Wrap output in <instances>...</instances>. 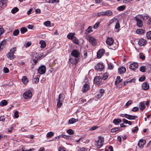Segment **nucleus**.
Wrapping results in <instances>:
<instances>
[{
    "label": "nucleus",
    "instance_id": "obj_1",
    "mask_svg": "<svg viewBox=\"0 0 151 151\" xmlns=\"http://www.w3.org/2000/svg\"><path fill=\"white\" fill-rule=\"evenodd\" d=\"M46 70V66L44 65H42L38 69V72L40 74H42L45 73Z\"/></svg>",
    "mask_w": 151,
    "mask_h": 151
},
{
    "label": "nucleus",
    "instance_id": "obj_2",
    "mask_svg": "<svg viewBox=\"0 0 151 151\" xmlns=\"http://www.w3.org/2000/svg\"><path fill=\"white\" fill-rule=\"evenodd\" d=\"M104 68V66L102 63H99L96 65L95 66V69L97 70L101 71Z\"/></svg>",
    "mask_w": 151,
    "mask_h": 151
},
{
    "label": "nucleus",
    "instance_id": "obj_3",
    "mask_svg": "<svg viewBox=\"0 0 151 151\" xmlns=\"http://www.w3.org/2000/svg\"><path fill=\"white\" fill-rule=\"evenodd\" d=\"M23 96L25 99H28L31 98L32 96L31 91L30 90L27 91L23 93Z\"/></svg>",
    "mask_w": 151,
    "mask_h": 151
},
{
    "label": "nucleus",
    "instance_id": "obj_4",
    "mask_svg": "<svg viewBox=\"0 0 151 151\" xmlns=\"http://www.w3.org/2000/svg\"><path fill=\"white\" fill-rule=\"evenodd\" d=\"M16 51V48L14 47L11 49L10 52L8 54V57H15V52Z\"/></svg>",
    "mask_w": 151,
    "mask_h": 151
},
{
    "label": "nucleus",
    "instance_id": "obj_5",
    "mask_svg": "<svg viewBox=\"0 0 151 151\" xmlns=\"http://www.w3.org/2000/svg\"><path fill=\"white\" fill-rule=\"evenodd\" d=\"M78 60V57H72L69 59V61L72 64H76L77 63Z\"/></svg>",
    "mask_w": 151,
    "mask_h": 151
},
{
    "label": "nucleus",
    "instance_id": "obj_6",
    "mask_svg": "<svg viewBox=\"0 0 151 151\" xmlns=\"http://www.w3.org/2000/svg\"><path fill=\"white\" fill-rule=\"evenodd\" d=\"M134 19L137 22V26L140 27H141L143 25V22L142 20L137 16L135 17Z\"/></svg>",
    "mask_w": 151,
    "mask_h": 151
},
{
    "label": "nucleus",
    "instance_id": "obj_7",
    "mask_svg": "<svg viewBox=\"0 0 151 151\" xmlns=\"http://www.w3.org/2000/svg\"><path fill=\"white\" fill-rule=\"evenodd\" d=\"M102 78L100 76H96L94 78L93 82L94 83L97 84H99L102 81Z\"/></svg>",
    "mask_w": 151,
    "mask_h": 151
},
{
    "label": "nucleus",
    "instance_id": "obj_8",
    "mask_svg": "<svg viewBox=\"0 0 151 151\" xmlns=\"http://www.w3.org/2000/svg\"><path fill=\"white\" fill-rule=\"evenodd\" d=\"M88 40L92 45L94 46L96 45V40L93 37H88Z\"/></svg>",
    "mask_w": 151,
    "mask_h": 151
},
{
    "label": "nucleus",
    "instance_id": "obj_9",
    "mask_svg": "<svg viewBox=\"0 0 151 151\" xmlns=\"http://www.w3.org/2000/svg\"><path fill=\"white\" fill-rule=\"evenodd\" d=\"M71 55L73 57H79L81 55V53L77 50H74L71 53Z\"/></svg>",
    "mask_w": 151,
    "mask_h": 151
},
{
    "label": "nucleus",
    "instance_id": "obj_10",
    "mask_svg": "<svg viewBox=\"0 0 151 151\" xmlns=\"http://www.w3.org/2000/svg\"><path fill=\"white\" fill-rule=\"evenodd\" d=\"M147 41L145 39L143 38L140 39L138 42V44L141 46L145 45L147 43Z\"/></svg>",
    "mask_w": 151,
    "mask_h": 151
},
{
    "label": "nucleus",
    "instance_id": "obj_11",
    "mask_svg": "<svg viewBox=\"0 0 151 151\" xmlns=\"http://www.w3.org/2000/svg\"><path fill=\"white\" fill-rule=\"evenodd\" d=\"M146 143L145 140L144 139H140L138 142V145L140 147L142 148Z\"/></svg>",
    "mask_w": 151,
    "mask_h": 151
},
{
    "label": "nucleus",
    "instance_id": "obj_12",
    "mask_svg": "<svg viewBox=\"0 0 151 151\" xmlns=\"http://www.w3.org/2000/svg\"><path fill=\"white\" fill-rule=\"evenodd\" d=\"M114 42V40L112 37H108L106 41V44L108 45H111Z\"/></svg>",
    "mask_w": 151,
    "mask_h": 151
},
{
    "label": "nucleus",
    "instance_id": "obj_13",
    "mask_svg": "<svg viewBox=\"0 0 151 151\" xmlns=\"http://www.w3.org/2000/svg\"><path fill=\"white\" fill-rule=\"evenodd\" d=\"M138 66V64L135 63H134L130 64L129 68L133 70H135Z\"/></svg>",
    "mask_w": 151,
    "mask_h": 151
},
{
    "label": "nucleus",
    "instance_id": "obj_14",
    "mask_svg": "<svg viewBox=\"0 0 151 151\" xmlns=\"http://www.w3.org/2000/svg\"><path fill=\"white\" fill-rule=\"evenodd\" d=\"M125 116V117L129 120H134L137 118V116H132L127 114Z\"/></svg>",
    "mask_w": 151,
    "mask_h": 151
},
{
    "label": "nucleus",
    "instance_id": "obj_15",
    "mask_svg": "<svg viewBox=\"0 0 151 151\" xmlns=\"http://www.w3.org/2000/svg\"><path fill=\"white\" fill-rule=\"evenodd\" d=\"M118 73L120 74H123L126 71V68L124 67H120L118 69Z\"/></svg>",
    "mask_w": 151,
    "mask_h": 151
},
{
    "label": "nucleus",
    "instance_id": "obj_16",
    "mask_svg": "<svg viewBox=\"0 0 151 151\" xmlns=\"http://www.w3.org/2000/svg\"><path fill=\"white\" fill-rule=\"evenodd\" d=\"M105 50L104 49L99 50L97 52V57H102L104 55Z\"/></svg>",
    "mask_w": 151,
    "mask_h": 151
},
{
    "label": "nucleus",
    "instance_id": "obj_17",
    "mask_svg": "<svg viewBox=\"0 0 151 151\" xmlns=\"http://www.w3.org/2000/svg\"><path fill=\"white\" fill-rule=\"evenodd\" d=\"M149 87V85L147 82H144L142 85V88L144 90H147Z\"/></svg>",
    "mask_w": 151,
    "mask_h": 151
},
{
    "label": "nucleus",
    "instance_id": "obj_18",
    "mask_svg": "<svg viewBox=\"0 0 151 151\" xmlns=\"http://www.w3.org/2000/svg\"><path fill=\"white\" fill-rule=\"evenodd\" d=\"M89 88V86L87 84L84 85L82 88V91L83 92L86 91Z\"/></svg>",
    "mask_w": 151,
    "mask_h": 151
},
{
    "label": "nucleus",
    "instance_id": "obj_19",
    "mask_svg": "<svg viewBox=\"0 0 151 151\" xmlns=\"http://www.w3.org/2000/svg\"><path fill=\"white\" fill-rule=\"evenodd\" d=\"M105 16H110L113 15V12L110 10H108L104 12Z\"/></svg>",
    "mask_w": 151,
    "mask_h": 151
},
{
    "label": "nucleus",
    "instance_id": "obj_20",
    "mask_svg": "<svg viewBox=\"0 0 151 151\" xmlns=\"http://www.w3.org/2000/svg\"><path fill=\"white\" fill-rule=\"evenodd\" d=\"M78 119H76L74 118H72L71 119H70L68 122V123L69 124H73L77 121H78Z\"/></svg>",
    "mask_w": 151,
    "mask_h": 151
},
{
    "label": "nucleus",
    "instance_id": "obj_21",
    "mask_svg": "<svg viewBox=\"0 0 151 151\" xmlns=\"http://www.w3.org/2000/svg\"><path fill=\"white\" fill-rule=\"evenodd\" d=\"M6 43L5 40L2 41L0 44V51L5 46Z\"/></svg>",
    "mask_w": 151,
    "mask_h": 151
},
{
    "label": "nucleus",
    "instance_id": "obj_22",
    "mask_svg": "<svg viewBox=\"0 0 151 151\" xmlns=\"http://www.w3.org/2000/svg\"><path fill=\"white\" fill-rule=\"evenodd\" d=\"M64 99V95L63 94H60L58 98L57 99V101H59L60 102H63Z\"/></svg>",
    "mask_w": 151,
    "mask_h": 151
},
{
    "label": "nucleus",
    "instance_id": "obj_23",
    "mask_svg": "<svg viewBox=\"0 0 151 151\" xmlns=\"http://www.w3.org/2000/svg\"><path fill=\"white\" fill-rule=\"evenodd\" d=\"M7 1V0H1L0 1V9L2 8L4 5L6 6L5 4Z\"/></svg>",
    "mask_w": 151,
    "mask_h": 151
},
{
    "label": "nucleus",
    "instance_id": "obj_24",
    "mask_svg": "<svg viewBox=\"0 0 151 151\" xmlns=\"http://www.w3.org/2000/svg\"><path fill=\"white\" fill-rule=\"evenodd\" d=\"M122 80V79H121L120 77L119 76H117L115 82V84L116 85H117L118 84L121 82Z\"/></svg>",
    "mask_w": 151,
    "mask_h": 151
},
{
    "label": "nucleus",
    "instance_id": "obj_25",
    "mask_svg": "<svg viewBox=\"0 0 151 151\" xmlns=\"http://www.w3.org/2000/svg\"><path fill=\"white\" fill-rule=\"evenodd\" d=\"M145 32V30L142 29H138L136 31V32L137 34L140 35L143 34Z\"/></svg>",
    "mask_w": 151,
    "mask_h": 151
},
{
    "label": "nucleus",
    "instance_id": "obj_26",
    "mask_svg": "<svg viewBox=\"0 0 151 151\" xmlns=\"http://www.w3.org/2000/svg\"><path fill=\"white\" fill-rule=\"evenodd\" d=\"M40 44L41 45V47L42 48L45 47L46 46V42L45 41L41 40L40 42Z\"/></svg>",
    "mask_w": 151,
    "mask_h": 151
},
{
    "label": "nucleus",
    "instance_id": "obj_27",
    "mask_svg": "<svg viewBox=\"0 0 151 151\" xmlns=\"http://www.w3.org/2000/svg\"><path fill=\"white\" fill-rule=\"evenodd\" d=\"M22 81L24 84H26L28 82V79L26 76H23L22 78Z\"/></svg>",
    "mask_w": 151,
    "mask_h": 151
},
{
    "label": "nucleus",
    "instance_id": "obj_28",
    "mask_svg": "<svg viewBox=\"0 0 151 151\" xmlns=\"http://www.w3.org/2000/svg\"><path fill=\"white\" fill-rule=\"evenodd\" d=\"M121 122V120L119 119H114L113 121V123L116 125H117Z\"/></svg>",
    "mask_w": 151,
    "mask_h": 151
},
{
    "label": "nucleus",
    "instance_id": "obj_29",
    "mask_svg": "<svg viewBox=\"0 0 151 151\" xmlns=\"http://www.w3.org/2000/svg\"><path fill=\"white\" fill-rule=\"evenodd\" d=\"M40 60V57H39L38 58H37L36 57L35 59H33V61L34 62V63H33V65H34L37 64V63Z\"/></svg>",
    "mask_w": 151,
    "mask_h": 151
},
{
    "label": "nucleus",
    "instance_id": "obj_30",
    "mask_svg": "<svg viewBox=\"0 0 151 151\" xmlns=\"http://www.w3.org/2000/svg\"><path fill=\"white\" fill-rule=\"evenodd\" d=\"M110 46L111 49L113 50H115L118 47L117 45L115 43H114L112 44V45Z\"/></svg>",
    "mask_w": 151,
    "mask_h": 151
},
{
    "label": "nucleus",
    "instance_id": "obj_31",
    "mask_svg": "<svg viewBox=\"0 0 151 151\" xmlns=\"http://www.w3.org/2000/svg\"><path fill=\"white\" fill-rule=\"evenodd\" d=\"M103 145L102 143H101L98 140L96 142V143L95 144V145L97 146V148H99L101 147Z\"/></svg>",
    "mask_w": 151,
    "mask_h": 151
},
{
    "label": "nucleus",
    "instance_id": "obj_32",
    "mask_svg": "<svg viewBox=\"0 0 151 151\" xmlns=\"http://www.w3.org/2000/svg\"><path fill=\"white\" fill-rule=\"evenodd\" d=\"M75 34L74 33H70L67 36V37L69 39L72 40L73 37H74V35Z\"/></svg>",
    "mask_w": 151,
    "mask_h": 151
},
{
    "label": "nucleus",
    "instance_id": "obj_33",
    "mask_svg": "<svg viewBox=\"0 0 151 151\" xmlns=\"http://www.w3.org/2000/svg\"><path fill=\"white\" fill-rule=\"evenodd\" d=\"M72 40L74 43L77 45L79 44L78 40L76 37H73Z\"/></svg>",
    "mask_w": 151,
    "mask_h": 151
},
{
    "label": "nucleus",
    "instance_id": "obj_34",
    "mask_svg": "<svg viewBox=\"0 0 151 151\" xmlns=\"http://www.w3.org/2000/svg\"><path fill=\"white\" fill-rule=\"evenodd\" d=\"M140 106V109L141 110H143L145 108V105L144 103L143 102H140L139 104Z\"/></svg>",
    "mask_w": 151,
    "mask_h": 151
},
{
    "label": "nucleus",
    "instance_id": "obj_35",
    "mask_svg": "<svg viewBox=\"0 0 151 151\" xmlns=\"http://www.w3.org/2000/svg\"><path fill=\"white\" fill-rule=\"evenodd\" d=\"M27 31V29L25 27H22L21 28L20 32L22 34H24Z\"/></svg>",
    "mask_w": 151,
    "mask_h": 151
},
{
    "label": "nucleus",
    "instance_id": "obj_36",
    "mask_svg": "<svg viewBox=\"0 0 151 151\" xmlns=\"http://www.w3.org/2000/svg\"><path fill=\"white\" fill-rule=\"evenodd\" d=\"M125 6H121L118 7L117 10L119 11H122L125 9Z\"/></svg>",
    "mask_w": 151,
    "mask_h": 151
},
{
    "label": "nucleus",
    "instance_id": "obj_37",
    "mask_svg": "<svg viewBox=\"0 0 151 151\" xmlns=\"http://www.w3.org/2000/svg\"><path fill=\"white\" fill-rule=\"evenodd\" d=\"M120 24L118 20L116 22V24L115 25V28L116 29L119 30L120 28Z\"/></svg>",
    "mask_w": 151,
    "mask_h": 151
},
{
    "label": "nucleus",
    "instance_id": "obj_38",
    "mask_svg": "<svg viewBox=\"0 0 151 151\" xmlns=\"http://www.w3.org/2000/svg\"><path fill=\"white\" fill-rule=\"evenodd\" d=\"M146 37L148 39H151V31H150L147 32Z\"/></svg>",
    "mask_w": 151,
    "mask_h": 151
},
{
    "label": "nucleus",
    "instance_id": "obj_39",
    "mask_svg": "<svg viewBox=\"0 0 151 151\" xmlns=\"http://www.w3.org/2000/svg\"><path fill=\"white\" fill-rule=\"evenodd\" d=\"M19 32V29H17L14 30L13 32V34L14 36H16L17 35Z\"/></svg>",
    "mask_w": 151,
    "mask_h": 151
},
{
    "label": "nucleus",
    "instance_id": "obj_40",
    "mask_svg": "<svg viewBox=\"0 0 151 151\" xmlns=\"http://www.w3.org/2000/svg\"><path fill=\"white\" fill-rule=\"evenodd\" d=\"M7 104V102L5 100H2L0 102V105L1 106L6 105Z\"/></svg>",
    "mask_w": 151,
    "mask_h": 151
},
{
    "label": "nucleus",
    "instance_id": "obj_41",
    "mask_svg": "<svg viewBox=\"0 0 151 151\" xmlns=\"http://www.w3.org/2000/svg\"><path fill=\"white\" fill-rule=\"evenodd\" d=\"M19 10L18 9L17 7H15L11 10V12L13 14L16 13Z\"/></svg>",
    "mask_w": 151,
    "mask_h": 151
},
{
    "label": "nucleus",
    "instance_id": "obj_42",
    "mask_svg": "<svg viewBox=\"0 0 151 151\" xmlns=\"http://www.w3.org/2000/svg\"><path fill=\"white\" fill-rule=\"evenodd\" d=\"M120 129V128L119 127H116L113 128L111 129V132L112 133L115 132L119 131Z\"/></svg>",
    "mask_w": 151,
    "mask_h": 151
},
{
    "label": "nucleus",
    "instance_id": "obj_43",
    "mask_svg": "<svg viewBox=\"0 0 151 151\" xmlns=\"http://www.w3.org/2000/svg\"><path fill=\"white\" fill-rule=\"evenodd\" d=\"M96 15L98 17H100L102 16H105L104 12H98Z\"/></svg>",
    "mask_w": 151,
    "mask_h": 151
},
{
    "label": "nucleus",
    "instance_id": "obj_44",
    "mask_svg": "<svg viewBox=\"0 0 151 151\" xmlns=\"http://www.w3.org/2000/svg\"><path fill=\"white\" fill-rule=\"evenodd\" d=\"M54 135V133L53 132H50L47 133V137H51Z\"/></svg>",
    "mask_w": 151,
    "mask_h": 151
},
{
    "label": "nucleus",
    "instance_id": "obj_45",
    "mask_svg": "<svg viewBox=\"0 0 151 151\" xmlns=\"http://www.w3.org/2000/svg\"><path fill=\"white\" fill-rule=\"evenodd\" d=\"M116 21H118V20L116 18H113V19H112L110 20V21L109 22V24H112L114 22H115Z\"/></svg>",
    "mask_w": 151,
    "mask_h": 151
},
{
    "label": "nucleus",
    "instance_id": "obj_46",
    "mask_svg": "<svg viewBox=\"0 0 151 151\" xmlns=\"http://www.w3.org/2000/svg\"><path fill=\"white\" fill-rule=\"evenodd\" d=\"M44 25L46 27H49L50 25V22L49 21H47L44 23Z\"/></svg>",
    "mask_w": 151,
    "mask_h": 151
},
{
    "label": "nucleus",
    "instance_id": "obj_47",
    "mask_svg": "<svg viewBox=\"0 0 151 151\" xmlns=\"http://www.w3.org/2000/svg\"><path fill=\"white\" fill-rule=\"evenodd\" d=\"M145 67L144 66H141L140 68V70L142 72H145Z\"/></svg>",
    "mask_w": 151,
    "mask_h": 151
},
{
    "label": "nucleus",
    "instance_id": "obj_48",
    "mask_svg": "<svg viewBox=\"0 0 151 151\" xmlns=\"http://www.w3.org/2000/svg\"><path fill=\"white\" fill-rule=\"evenodd\" d=\"M132 103V101L129 100L126 104L125 106L127 107H128L129 105H131Z\"/></svg>",
    "mask_w": 151,
    "mask_h": 151
},
{
    "label": "nucleus",
    "instance_id": "obj_49",
    "mask_svg": "<svg viewBox=\"0 0 151 151\" xmlns=\"http://www.w3.org/2000/svg\"><path fill=\"white\" fill-rule=\"evenodd\" d=\"M67 132L69 134L71 135L73 134L74 132L72 129H69L67 131Z\"/></svg>",
    "mask_w": 151,
    "mask_h": 151
},
{
    "label": "nucleus",
    "instance_id": "obj_50",
    "mask_svg": "<svg viewBox=\"0 0 151 151\" xmlns=\"http://www.w3.org/2000/svg\"><path fill=\"white\" fill-rule=\"evenodd\" d=\"M145 77L144 76H142L140 78H139V81H142L145 80Z\"/></svg>",
    "mask_w": 151,
    "mask_h": 151
},
{
    "label": "nucleus",
    "instance_id": "obj_51",
    "mask_svg": "<svg viewBox=\"0 0 151 151\" xmlns=\"http://www.w3.org/2000/svg\"><path fill=\"white\" fill-rule=\"evenodd\" d=\"M21 130L22 132H27L29 130V129L26 127H23L21 129Z\"/></svg>",
    "mask_w": 151,
    "mask_h": 151
},
{
    "label": "nucleus",
    "instance_id": "obj_52",
    "mask_svg": "<svg viewBox=\"0 0 151 151\" xmlns=\"http://www.w3.org/2000/svg\"><path fill=\"white\" fill-rule=\"evenodd\" d=\"M9 70L8 68L6 67H4L3 69V72L5 73H7L9 72Z\"/></svg>",
    "mask_w": 151,
    "mask_h": 151
},
{
    "label": "nucleus",
    "instance_id": "obj_53",
    "mask_svg": "<svg viewBox=\"0 0 151 151\" xmlns=\"http://www.w3.org/2000/svg\"><path fill=\"white\" fill-rule=\"evenodd\" d=\"M100 25V22H97L94 25L93 28L94 29H97Z\"/></svg>",
    "mask_w": 151,
    "mask_h": 151
},
{
    "label": "nucleus",
    "instance_id": "obj_54",
    "mask_svg": "<svg viewBox=\"0 0 151 151\" xmlns=\"http://www.w3.org/2000/svg\"><path fill=\"white\" fill-rule=\"evenodd\" d=\"M57 101V106L58 108H60L63 102H60L59 101Z\"/></svg>",
    "mask_w": 151,
    "mask_h": 151
},
{
    "label": "nucleus",
    "instance_id": "obj_55",
    "mask_svg": "<svg viewBox=\"0 0 151 151\" xmlns=\"http://www.w3.org/2000/svg\"><path fill=\"white\" fill-rule=\"evenodd\" d=\"M31 42H27L25 44V46L26 47H28L30 46L31 45Z\"/></svg>",
    "mask_w": 151,
    "mask_h": 151
},
{
    "label": "nucleus",
    "instance_id": "obj_56",
    "mask_svg": "<svg viewBox=\"0 0 151 151\" xmlns=\"http://www.w3.org/2000/svg\"><path fill=\"white\" fill-rule=\"evenodd\" d=\"M58 151H66V150L63 147H59L58 148Z\"/></svg>",
    "mask_w": 151,
    "mask_h": 151
},
{
    "label": "nucleus",
    "instance_id": "obj_57",
    "mask_svg": "<svg viewBox=\"0 0 151 151\" xmlns=\"http://www.w3.org/2000/svg\"><path fill=\"white\" fill-rule=\"evenodd\" d=\"M67 137V136L65 135H59L57 137H55V138H58V139L60 138H65Z\"/></svg>",
    "mask_w": 151,
    "mask_h": 151
},
{
    "label": "nucleus",
    "instance_id": "obj_58",
    "mask_svg": "<svg viewBox=\"0 0 151 151\" xmlns=\"http://www.w3.org/2000/svg\"><path fill=\"white\" fill-rule=\"evenodd\" d=\"M92 27L91 26H89L88 28L86 30V31L88 33H90L92 31Z\"/></svg>",
    "mask_w": 151,
    "mask_h": 151
},
{
    "label": "nucleus",
    "instance_id": "obj_59",
    "mask_svg": "<svg viewBox=\"0 0 151 151\" xmlns=\"http://www.w3.org/2000/svg\"><path fill=\"white\" fill-rule=\"evenodd\" d=\"M138 130V128L137 126H136L135 127V128L133 129L132 130V132L133 133H135Z\"/></svg>",
    "mask_w": 151,
    "mask_h": 151
},
{
    "label": "nucleus",
    "instance_id": "obj_60",
    "mask_svg": "<svg viewBox=\"0 0 151 151\" xmlns=\"http://www.w3.org/2000/svg\"><path fill=\"white\" fill-rule=\"evenodd\" d=\"M98 128V127L97 126H95L91 128L89 130H96Z\"/></svg>",
    "mask_w": 151,
    "mask_h": 151
},
{
    "label": "nucleus",
    "instance_id": "obj_61",
    "mask_svg": "<svg viewBox=\"0 0 151 151\" xmlns=\"http://www.w3.org/2000/svg\"><path fill=\"white\" fill-rule=\"evenodd\" d=\"M108 77V74L106 73H104L103 75V78L104 80H106L107 77Z\"/></svg>",
    "mask_w": 151,
    "mask_h": 151
},
{
    "label": "nucleus",
    "instance_id": "obj_62",
    "mask_svg": "<svg viewBox=\"0 0 151 151\" xmlns=\"http://www.w3.org/2000/svg\"><path fill=\"white\" fill-rule=\"evenodd\" d=\"M138 108L137 107H134L132 109V111L134 112H137L139 110Z\"/></svg>",
    "mask_w": 151,
    "mask_h": 151
},
{
    "label": "nucleus",
    "instance_id": "obj_63",
    "mask_svg": "<svg viewBox=\"0 0 151 151\" xmlns=\"http://www.w3.org/2000/svg\"><path fill=\"white\" fill-rule=\"evenodd\" d=\"M19 113L17 111H16L14 113V117L17 118L19 117Z\"/></svg>",
    "mask_w": 151,
    "mask_h": 151
},
{
    "label": "nucleus",
    "instance_id": "obj_64",
    "mask_svg": "<svg viewBox=\"0 0 151 151\" xmlns=\"http://www.w3.org/2000/svg\"><path fill=\"white\" fill-rule=\"evenodd\" d=\"M98 140L101 143H102L103 145V144L104 142V139L103 138L100 137L99 139Z\"/></svg>",
    "mask_w": 151,
    "mask_h": 151
}]
</instances>
